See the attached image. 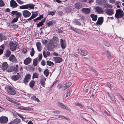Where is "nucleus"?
Returning a JSON list of instances; mask_svg holds the SVG:
<instances>
[{
  "mask_svg": "<svg viewBox=\"0 0 124 124\" xmlns=\"http://www.w3.org/2000/svg\"><path fill=\"white\" fill-rule=\"evenodd\" d=\"M6 91L9 94L13 95L16 93V91L13 88L10 86L7 85L5 87Z\"/></svg>",
  "mask_w": 124,
  "mask_h": 124,
  "instance_id": "nucleus-1",
  "label": "nucleus"
},
{
  "mask_svg": "<svg viewBox=\"0 0 124 124\" xmlns=\"http://www.w3.org/2000/svg\"><path fill=\"white\" fill-rule=\"evenodd\" d=\"M35 5L31 3L21 6L20 8L21 9H27L29 8L31 9L34 8Z\"/></svg>",
  "mask_w": 124,
  "mask_h": 124,
  "instance_id": "nucleus-2",
  "label": "nucleus"
},
{
  "mask_svg": "<svg viewBox=\"0 0 124 124\" xmlns=\"http://www.w3.org/2000/svg\"><path fill=\"white\" fill-rule=\"evenodd\" d=\"M124 13L123 11L120 9H118L116 10V13L115 15V17L118 19L122 17L124 15Z\"/></svg>",
  "mask_w": 124,
  "mask_h": 124,
  "instance_id": "nucleus-3",
  "label": "nucleus"
},
{
  "mask_svg": "<svg viewBox=\"0 0 124 124\" xmlns=\"http://www.w3.org/2000/svg\"><path fill=\"white\" fill-rule=\"evenodd\" d=\"M9 44L10 49L11 51H14L16 49L17 45V43L11 41L10 42Z\"/></svg>",
  "mask_w": 124,
  "mask_h": 124,
  "instance_id": "nucleus-4",
  "label": "nucleus"
},
{
  "mask_svg": "<svg viewBox=\"0 0 124 124\" xmlns=\"http://www.w3.org/2000/svg\"><path fill=\"white\" fill-rule=\"evenodd\" d=\"M39 81L41 85L43 87H45L46 83V78L43 75H41L39 77Z\"/></svg>",
  "mask_w": 124,
  "mask_h": 124,
  "instance_id": "nucleus-5",
  "label": "nucleus"
},
{
  "mask_svg": "<svg viewBox=\"0 0 124 124\" xmlns=\"http://www.w3.org/2000/svg\"><path fill=\"white\" fill-rule=\"evenodd\" d=\"M101 5H103L104 8H112V5L108 4L107 0H103L102 1Z\"/></svg>",
  "mask_w": 124,
  "mask_h": 124,
  "instance_id": "nucleus-6",
  "label": "nucleus"
},
{
  "mask_svg": "<svg viewBox=\"0 0 124 124\" xmlns=\"http://www.w3.org/2000/svg\"><path fill=\"white\" fill-rule=\"evenodd\" d=\"M23 15L25 18L28 17L30 16L31 13L27 10H24L22 11Z\"/></svg>",
  "mask_w": 124,
  "mask_h": 124,
  "instance_id": "nucleus-7",
  "label": "nucleus"
},
{
  "mask_svg": "<svg viewBox=\"0 0 124 124\" xmlns=\"http://www.w3.org/2000/svg\"><path fill=\"white\" fill-rule=\"evenodd\" d=\"M8 121V118L5 116H2L0 117V123L4 124L7 123Z\"/></svg>",
  "mask_w": 124,
  "mask_h": 124,
  "instance_id": "nucleus-8",
  "label": "nucleus"
},
{
  "mask_svg": "<svg viewBox=\"0 0 124 124\" xmlns=\"http://www.w3.org/2000/svg\"><path fill=\"white\" fill-rule=\"evenodd\" d=\"M31 77V76L29 74H28L26 75L23 80V82L25 84H27L29 82Z\"/></svg>",
  "mask_w": 124,
  "mask_h": 124,
  "instance_id": "nucleus-9",
  "label": "nucleus"
},
{
  "mask_svg": "<svg viewBox=\"0 0 124 124\" xmlns=\"http://www.w3.org/2000/svg\"><path fill=\"white\" fill-rule=\"evenodd\" d=\"M78 51V54L82 56H85L88 54L87 52L85 50L79 49Z\"/></svg>",
  "mask_w": 124,
  "mask_h": 124,
  "instance_id": "nucleus-10",
  "label": "nucleus"
},
{
  "mask_svg": "<svg viewBox=\"0 0 124 124\" xmlns=\"http://www.w3.org/2000/svg\"><path fill=\"white\" fill-rule=\"evenodd\" d=\"M60 43L61 47L63 49H64L66 48V41L65 40H63L62 39H60Z\"/></svg>",
  "mask_w": 124,
  "mask_h": 124,
  "instance_id": "nucleus-11",
  "label": "nucleus"
},
{
  "mask_svg": "<svg viewBox=\"0 0 124 124\" xmlns=\"http://www.w3.org/2000/svg\"><path fill=\"white\" fill-rule=\"evenodd\" d=\"M82 12L85 14H89L91 11V10L88 8H83L82 9Z\"/></svg>",
  "mask_w": 124,
  "mask_h": 124,
  "instance_id": "nucleus-12",
  "label": "nucleus"
},
{
  "mask_svg": "<svg viewBox=\"0 0 124 124\" xmlns=\"http://www.w3.org/2000/svg\"><path fill=\"white\" fill-rule=\"evenodd\" d=\"M105 13L109 15H111L114 13V10L113 9H106L105 10Z\"/></svg>",
  "mask_w": 124,
  "mask_h": 124,
  "instance_id": "nucleus-13",
  "label": "nucleus"
},
{
  "mask_svg": "<svg viewBox=\"0 0 124 124\" xmlns=\"http://www.w3.org/2000/svg\"><path fill=\"white\" fill-rule=\"evenodd\" d=\"M10 5L11 7L13 8H15L18 6L17 4L14 0H11L10 1Z\"/></svg>",
  "mask_w": 124,
  "mask_h": 124,
  "instance_id": "nucleus-14",
  "label": "nucleus"
},
{
  "mask_svg": "<svg viewBox=\"0 0 124 124\" xmlns=\"http://www.w3.org/2000/svg\"><path fill=\"white\" fill-rule=\"evenodd\" d=\"M32 15L31 17L27 19V20L29 21L31 20L36 17L38 15L37 11H36L35 12H32Z\"/></svg>",
  "mask_w": 124,
  "mask_h": 124,
  "instance_id": "nucleus-15",
  "label": "nucleus"
},
{
  "mask_svg": "<svg viewBox=\"0 0 124 124\" xmlns=\"http://www.w3.org/2000/svg\"><path fill=\"white\" fill-rule=\"evenodd\" d=\"M71 85V83L70 82H68L63 85L62 88L63 90H65L67 88L70 87Z\"/></svg>",
  "mask_w": 124,
  "mask_h": 124,
  "instance_id": "nucleus-16",
  "label": "nucleus"
},
{
  "mask_svg": "<svg viewBox=\"0 0 124 124\" xmlns=\"http://www.w3.org/2000/svg\"><path fill=\"white\" fill-rule=\"evenodd\" d=\"M53 59L54 61L56 63H60L61 62L62 60V59L58 57H54Z\"/></svg>",
  "mask_w": 124,
  "mask_h": 124,
  "instance_id": "nucleus-17",
  "label": "nucleus"
},
{
  "mask_svg": "<svg viewBox=\"0 0 124 124\" xmlns=\"http://www.w3.org/2000/svg\"><path fill=\"white\" fill-rule=\"evenodd\" d=\"M9 59L10 61L13 62H17V60L16 57L13 54L11 55Z\"/></svg>",
  "mask_w": 124,
  "mask_h": 124,
  "instance_id": "nucleus-18",
  "label": "nucleus"
},
{
  "mask_svg": "<svg viewBox=\"0 0 124 124\" xmlns=\"http://www.w3.org/2000/svg\"><path fill=\"white\" fill-rule=\"evenodd\" d=\"M96 11L99 14H102L104 12L103 9L99 7H96L95 8Z\"/></svg>",
  "mask_w": 124,
  "mask_h": 124,
  "instance_id": "nucleus-19",
  "label": "nucleus"
},
{
  "mask_svg": "<svg viewBox=\"0 0 124 124\" xmlns=\"http://www.w3.org/2000/svg\"><path fill=\"white\" fill-rule=\"evenodd\" d=\"M31 59L30 58L28 57L24 60L23 63L25 65H28L31 63Z\"/></svg>",
  "mask_w": 124,
  "mask_h": 124,
  "instance_id": "nucleus-20",
  "label": "nucleus"
},
{
  "mask_svg": "<svg viewBox=\"0 0 124 124\" xmlns=\"http://www.w3.org/2000/svg\"><path fill=\"white\" fill-rule=\"evenodd\" d=\"M103 21V18L101 17L98 18L96 23L98 25H101Z\"/></svg>",
  "mask_w": 124,
  "mask_h": 124,
  "instance_id": "nucleus-21",
  "label": "nucleus"
},
{
  "mask_svg": "<svg viewBox=\"0 0 124 124\" xmlns=\"http://www.w3.org/2000/svg\"><path fill=\"white\" fill-rule=\"evenodd\" d=\"M109 97L111 99L113 102L114 103H116V101L115 96L112 93H108Z\"/></svg>",
  "mask_w": 124,
  "mask_h": 124,
  "instance_id": "nucleus-22",
  "label": "nucleus"
},
{
  "mask_svg": "<svg viewBox=\"0 0 124 124\" xmlns=\"http://www.w3.org/2000/svg\"><path fill=\"white\" fill-rule=\"evenodd\" d=\"M8 67L7 63L6 62H4L2 65L1 69L3 70H5L7 69Z\"/></svg>",
  "mask_w": 124,
  "mask_h": 124,
  "instance_id": "nucleus-23",
  "label": "nucleus"
},
{
  "mask_svg": "<svg viewBox=\"0 0 124 124\" xmlns=\"http://www.w3.org/2000/svg\"><path fill=\"white\" fill-rule=\"evenodd\" d=\"M7 100L10 102H11L12 103L14 104H16L17 105H20L21 104L19 102H17L16 101H14L11 99H10L8 97L6 98Z\"/></svg>",
  "mask_w": 124,
  "mask_h": 124,
  "instance_id": "nucleus-24",
  "label": "nucleus"
},
{
  "mask_svg": "<svg viewBox=\"0 0 124 124\" xmlns=\"http://www.w3.org/2000/svg\"><path fill=\"white\" fill-rule=\"evenodd\" d=\"M75 7L77 9H80L82 7V5L81 3L79 2H77L75 4Z\"/></svg>",
  "mask_w": 124,
  "mask_h": 124,
  "instance_id": "nucleus-25",
  "label": "nucleus"
},
{
  "mask_svg": "<svg viewBox=\"0 0 124 124\" xmlns=\"http://www.w3.org/2000/svg\"><path fill=\"white\" fill-rule=\"evenodd\" d=\"M90 17L92 18V20L94 21H96L97 19V16L94 15L93 14H92L90 15Z\"/></svg>",
  "mask_w": 124,
  "mask_h": 124,
  "instance_id": "nucleus-26",
  "label": "nucleus"
},
{
  "mask_svg": "<svg viewBox=\"0 0 124 124\" xmlns=\"http://www.w3.org/2000/svg\"><path fill=\"white\" fill-rule=\"evenodd\" d=\"M103 54L107 56L109 58H111V56L110 54V53L108 51L103 52Z\"/></svg>",
  "mask_w": 124,
  "mask_h": 124,
  "instance_id": "nucleus-27",
  "label": "nucleus"
},
{
  "mask_svg": "<svg viewBox=\"0 0 124 124\" xmlns=\"http://www.w3.org/2000/svg\"><path fill=\"white\" fill-rule=\"evenodd\" d=\"M55 24V22L52 20L49 21L48 23H46V25L48 27H49L51 25H54V24Z\"/></svg>",
  "mask_w": 124,
  "mask_h": 124,
  "instance_id": "nucleus-28",
  "label": "nucleus"
},
{
  "mask_svg": "<svg viewBox=\"0 0 124 124\" xmlns=\"http://www.w3.org/2000/svg\"><path fill=\"white\" fill-rule=\"evenodd\" d=\"M20 122V120L18 118H16L14 119L13 121L11 122H12V123L15 124H18Z\"/></svg>",
  "mask_w": 124,
  "mask_h": 124,
  "instance_id": "nucleus-29",
  "label": "nucleus"
},
{
  "mask_svg": "<svg viewBox=\"0 0 124 124\" xmlns=\"http://www.w3.org/2000/svg\"><path fill=\"white\" fill-rule=\"evenodd\" d=\"M58 105L59 107L62 108L64 109V108H65V106L63 103L58 102Z\"/></svg>",
  "mask_w": 124,
  "mask_h": 124,
  "instance_id": "nucleus-30",
  "label": "nucleus"
},
{
  "mask_svg": "<svg viewBox=\"0 0 124 124\" xmlns=\"http://www.w3.org/2000/svg\"><path fill=\"white\" fill-rule=\"evenodd\" d=\"M20 77L19 76L16 75L13 76L12 78L13 80L15 81L19 79Z\"/></svg>",
  "mask_w": 124,
  "mask_h": 124,
  "instance_id": "nucleus-31",
  "label": "nucleus"
},
{
  "mask_svg": "<svg viewBox=\"0 0 124 124\" xmlns=\"http://www.w3.org/2000/svg\"><path fill=\"white\" fill-rule=\"evenodd\" d=\"M43 54L45 57H46L48 56H50V54L49 52L47 51L46 53L45 51L43 52Z\"/></svg>",
  "mask_w": 124,
  "mask_h": 124,
  "instance_id": "nucleus-32",
  "label": "nucleus"
},
{
  "mask_svg": "<svg viewBox=\"0 0 124 124\" xmlns=\"http://www.w3.org/2000/svg\"><path fill=\"white\" fill-rule=\"evenodd\" d=\"M38 59L36 58L34 59L33 61V64L34 66H36L38 64Z\"/></svg>",
  "mask_w": 124,
  "mask_h": 124,
  "instance_id": "nucleus-33",
  "label": "nucleus"
},
{
  "mask_svg": "<svg viewBox=\"0 0 124 124\" xmlns=\"http://www.w3.org/2000/svg\"><path fill=\"white\" fill-rule=\"evenodd\" d=\"M15 67L11 66L9 67L7 71L8 72H10L13 71Z\"/></svg>",
  "mask_w": 124,
  "mask_h": 124,
  "instance_id": "nucleus-34",
  "label": "nucleus"
},
{
  "mask_svg": "<svg viewBox=\"0 0 124 124\" xmlns=\"http://www.w3.org/2000/svg\"><path fill=\"white\" fill-rule=\"evenodd\" d=\"M44 74L46 77H47L49 74V72L48 69H46L44 72Z\"/></svg>",
  "mask_w": 124,
  "mask_h": 124,
  "instance_id": "nucleus-35",
  "label": "nucleus"
},
{
  "mask_svg": "<svg viewBox=\"0 0 124 124\" xmlns=\"http://www.w3.org/2000/svg\"><path fill=\"white\" fill-rule=\"evenodd\" d=\"M73 22L76 25H81L80 23L76 19H74L73 20Z\"/></svg>",
  "mask_w": 124,
  "mask_h": 124,
  "instance_id": "nucleus-36",
  "label": "nucleus"
},
{
  "mask_svg": "<svg viewBox=\"0 0 124 124\" xmlns=\"http://www.w3.org/2000/svg\"><path fill=\"white\" fill-rule=\"evenodd\" d=\"M39 75V74L38 73H35L33 74L32 78H37L38 77Z\"/></svg>",
  "mask_w": 124,
  "mask_h": 124,
  "instance_id": "nucleus-37",
  "label": "nucleus"
},
{
  "mask_svg": "<svg viewBox=\"0 0 124 124\" xmlns=\"http://www.w3.org/2000/svg\"><path fill=\"white\" fill-rule=\"evenodd\" d=\"M34 83L35 82L34 80L31 81L29 84L31 88H33V87Z\"/></svg>",
  "mask_w": 124,
  "mask_h": 124,
  "instance_id": "nucleus-38",
  "label": "nucleus"
},
{
  "mask_svg": "<svg viewBox=\"0 0 124 124\" xmlns=\"http://www.w3.org/2000/svg\"><path fill=\"white\" fill-rule=\"evenodd\" d=\"M6 52V56L7 57H8L10 56L11 54V52L10 51L8 50H7Z\"/></svg>",
  "mask_w": 124,
  "mask_h": 124,
  "instance_id": "nucleus-39",
  "label": "nucleus"
},
{
  "mask_svg": "<svg viewBox=\"0 0 124 124\" xmlns=\"http://www.w3.org/2000/svg\"><path fill=\"white\" fill-rule=\"evenodd\" d=\"M47 64L49 66H51L53 65L54 64L52 62H51L49 61H47L46 62Z\"/></svg>",
  "mask_w": 124,
  "mask_h": 124,
  "instance_id": "nucleus-40",
  "label": "nucleus"
},
{
  "mask_svg": "<svg viewBox=\"0 0 124 124\" xmlns=\"http://www.w3.org/2000/svg\"><path fill=\"white\" fill-rule=\"evenodd\" d=\"M53 41L51 40H50L48 42V44H47V48H49L50 46V45L53 44Z\"/></svg>",
  "mask_w": 124,
  "mask_h": 124,
  "instance_id": "nucleus-41",
  "label": "nucleus"
},
{
  "mask_svg": "<svg viewBox=\"0 0 124 124\" xmlns=\"http://www.w3.org/2000/svg\"><path fill=\"white\" fill-rule=\"evenodd\" d=\"M71 10V8L70 7H67L65 9V11L67 12L70 13Z\"/></svg>",
  "mask_w": 124,
  "mask_h": 124,
  "instance_id": "nucleus-42",
  "label": "nucleus"
},
{
  "mask_svg": "<svg viewBox=\"0 0 124 124\" xmlns=\"http://www.w3.org/2000/svg\"><path fill=\"white\" fill-rule=\"evenodd\" d=\"M32 50L31 51L30 55L31 56H33L34 54V51L33 48H32Z\"/></svg>",
  "mask_w": 124,
  "mask_h": 124,
  "instance_id": "nucleus-43",
  "label": "nucleus"
},
{
  "mask_svg": "<svg viewBox=\"0 0 124 124\" xmlns=\"http://www.w3.org/2000/svg\"><path fill=\"white\" fill-rule=\"evenodd\" d=\"M72 91L71 90H70L69 91H67L66 97L70 96Z\"/></svg>",
  "mask_w": 124,
  "mask_h": 124,
  "instance_id": "nucleus-44",
  "label": "nucleus"
},
{
  "mask_svg": "<svg viewBox=\"0 0 124 124\" xmlns=\"http://www.w3.org/2000/svg\"><path fill=\"white\" fill-rule=\"evenodd\" d=\"M16 15V16L18 18H19L20 17H21L22 16V14L21 13L19 12H18L17 11Z\"/></svg>",
  "mask_w": 124,
  "mask_h": 124,
  "instance_id": "nucleus-45",
  "label": "nucleus"
},
{
  "mask_svg": "<svg viewBox=\"0 0 124 124\" xmlns=\"http://www.w3.org/2000/svg\"><path fill=\"white\" fill-rule=\"evenodd\" d=\"M5 5V3L2 0H0V7H2Z\"/></svg>",
  "mask_w": 124,
  "mask_h": 124,
  "instance_id": "nucleus-46",
  "label": "nucleus"
},
{
  "mask_svg": "<svg viewBox=\"0 0 124 124\" xmlns=\"http://www.w3.org/2000/svg\"><path fill=\"white\" fill-rule=\"evenodd\" d=\"M56 11H51L50 12H49V13H48V15H50L52 16L55 13Z\"/></svg>",
  "mask_w": 124,
  "mask_h": 124,
  "instance_id": "nucleus-47",
  "label": "nucleus"
},
{
  "mask_svg": "<svg viewBox=\"0 0 124 124\" xmlns=\"http://www.w3.org/2000/svg\"><path fill=\"white\" fill-rule=\"evenodd\" d=\"M18 18L16 17L14 18L12 21L11 23H15L17 22L18 20Z\"/></svg>",
  "mask_w": 124,
  "mask_h": 124,
  "instance_id": "nucleus-48",
  "label": "nucleus"
},
{
  "mask_svg": "<svg viewBox=\"0 0 124 124\" xmlns=\"http://www.w3.org/2000/svg\"><path fill=\"white\" fill-rule=\"evenodd\" d=\"M16 1H17V2L19 3V4H23L24 3V2H23L20 0H16Z\"/></svg>",
  "mask_w": 124,
  "mask_h": 124,
  "instance_id": "nucleus-49",
  "label": "nucleus"
},
{
  "mask_svg": "<svg viewBox=\"0 0 124 124\" xmlns=\"http://www.w3.org/2000/svg\"><path fill=\"white\" fill-rule=\"evenodd\" d=\"M105 45L109 47L110 46V44L108 42H105L104 43Z\"/></svg>",
  "mask_w": 124,
  "mask_h": 124,
  "instance_id": "nucleus-50",
  "label": "nucleus"
},
{
  "mask_svg": "<svg viewBox=\"0 0 124 124\" xmlns=\"http://www.w3.org/2000/svg\"><path fill=\"white\" fill-rule=\"evenodd\" d=\"M41 65L42 66H44L46 64L44 60H42L41 61Z\"/></svg>",
  "mask_w": 124,
  "mask_h": 124,
  "instance_id": "nucleus-51",
  "label": "nucleus"
},
{
  "mask_svg": "<svg viewBox=\"0 0 124 124\" xmlns=\"http://www.w3.org/2000/svg\"><path fill=\"white\" fill-rule=\"evenodd\" d=\"M43 24L41 22H39L38 23L37 25V27H39L40 26H42Z\"/></svg>",
  "mask_w": 124,
  "mask_h": 124,
  "instance_id": "nucleus-52",
  "label": "nucleus"
},
{
  "mask_svg": "<svg viewBox=\"0 0 124 124\" xmlns=\"http://www.w3.org/2000/svg\"><path fill=\"white\" fill-rule=\"evenodd\" d=\"M27 49L26 48H24L22 50V52L24 54H25L26 52Z\"/></svg>",
  "mask_w": 124,
  "mask_h": 124,
  "instance_id": "nucleus-53",
  "label": "nucleus"
},
{
  "mask_svg": "<svg viewBox=\"0 0 124 124\" xmlns=\"http://www.w3.org/2000/svg\"><path fill=\"white\" fill-rule=\"evenodd\" d=\"M53 39L54 40L56 41V42H57L58 41V39L57 37H53Z\"/></svg>",
  "mask_w": 124,
  "mask_h": 124,
  "instance_id": "nucleus-54",
  "label": "nucleus"
},
{
  "mask_svg": "<svg viewBox=\"0 0 124 124\" xmlns=\"http://www.w3.org/2000/svg\"><path fill=\"white\" fill-rule=\"evenodd\" d=\"M39 61H40L42 59V54H40L39 55Z\"/></svg>",
  "mask_w": 124,
  "mask_h": 124,
  "instance_id": "nucleus-55",
  "label": "nucleus"
},
{
  "mask_svg": "<svg viewBox=\"0 0 124 124\" xmlns=\"http://www.w3.org/2000/svg\"><path fill=\"white\" fill-rule=\"evenodd\" d=\"M36 45L37 47H41V43L40 42H38L36 44Z\"/></svg>",
  "mask_w": 124,
  "mask_h": 124,
  "instance_id": "nucleus-56",
  "label": "nucleus"
},
{
  "mask_svg": "<svg viewBox=\"0 0 124 124\" xmlns=\"http://www.w3.org/2000/svg\"><path fill=\"white\" fill-rule=\"evenodd\" d=\"M59 117L61 118H62L63 119H65L67 120H69V118H66L64 116H59Z\"/></svg>",
  "mask_w": 124,
  "mask_h": 124,
  "instance_id": "nucleus-57",
  "label": "nucleus"
},
{
  "mask_svg": "<svg viewBox=\"0 0 124 124\" xmlns=\"http://www.w3.org/2000/svg\"><path fill=\"white\" fill-rule=\"evenodd\" d=\"M115 5H121V2L119 1H116L115 2Z\"/></svg>",
  "mask_w": 124,
  "mask_h": 124,
  "instance_id": "nucleus-58",
  "label": "nucleus"
},
{
  "mask_svg": "<svg viewBox=\"0 0 124 124\" xmlns=\"http://www.w3.org/2000/svg\"><path fill=\"white\" fill-rule=\"evenodd\" d=\"M102 0H99L97 1V3L100 5H101Z\"/></svg>",
  "mask_w": 124,
  "mask_h": 124,
  "instance_id": "nucleus-59",
  "label": "nucleus"
},
{
  "mask_svg": "<svg viewBox=\"0 0 124 124\" xmlns=\"http://www.w3.org/2000/svg\"><path fill=\"white\" fill-rule=\"evenodd\" d=\"M1 36V39H3L4 40H6V37L5 36L2 35Z\"/></svg>",
  "mask_w": 124,
  "mask_h": 124,
  "instance_id": "nucleus-60",
  "label": "nucleus"
},
{
  "mask_svg": "<svg viewBox=\"0 0 124 124\" xmlns=\"http://www.w3.org/2000/svg\"><path fill=\"white\" fill-rule=\"evenodd\" d=\"M116 0H109V2L112 4H114Z\"/></svg>",
  "mask_w": 124,
  "mask_h": 124,
  "instance_id": "nucleus-61",
  "label": "nucleus"
},
{
  "mask_svg": "<svg viewBox=\"0 0 124 124\" xmlns=\"http://www.w3.org/2000/svg\"><path fill=\"white\" fill-rule=\"evenodd\" d=\"M12 27L14 28H18V26L17 25L14 24L12 25Z\"/></svg>",
  "mask_w": 124,
  "mask_h": 124,
  "instance_id": "nucleus-62",
  "label": "nucleus"
},
{
  "mask_svg": "<svg viewBox=\"0 0 124 124\" xmlns=\"http://www.w3.org/2000/svg\"><path fill=\"white\" fill-rule=\"evenodd\" d=\"M53 112L55 114H60V112L59 111H53Z\"/></svg>",
  "mask_w": 124,
  "mask_h": 124,
  "instance_id": "nucleus-63",
  "label": "nucleus"
},
{
  "mask_svg": "<svg viewBox=\"0 0 124 124\" xmlns=\"http://www.w3.org/2000/svg\"><path fill=\"white\" fill-rule=\"evenodd\" d=\"M57 87L58 89H60L62 87V85L60 84H59L57 85Z\"/></svg>",
  "mask_w": 124,
  "mask_h": 124,
  "instance_id": "nucleus-64",
  "label": "nucleus"
}]
</instances>
